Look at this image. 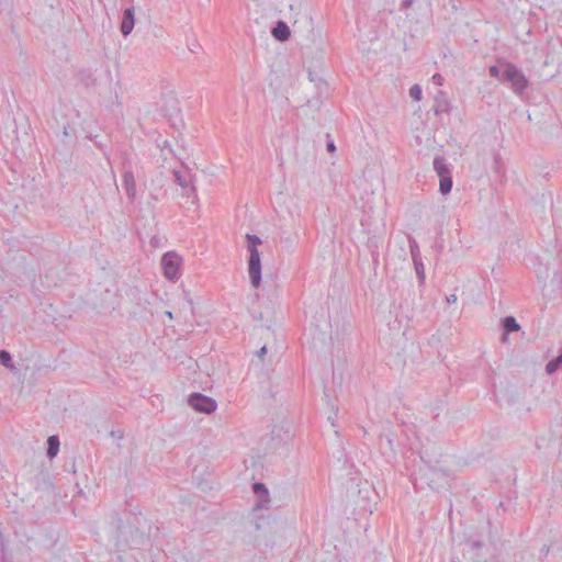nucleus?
Instances as JSON below:
<instances>
[{
  "label": "nucleus",
  "mask_w": 562,
  "mask_h": 562,
  "mask_svg": "<svg viewBox=\"0 0 562 562\" xmlns=\"http://www.w3.org/2000/svg\"><path fill=\"white\" fill-rule=\"evenodd\" d=\"M499 74V69L496 67V66H491L490 67V75L492 77H497Z\"/></svg>",
  "instance_id": "cd10ccee"
},
{
  "label": "nucleus",
  "mask_w": 562,
  "mask_h": 562,
  "mask_svg": "<svg viewBox=\"0 0 562 562\" xmlns=\"http://www.w3.org/2000/svg\"><path fill=\"white\" fill-rule=\"evenodd\" d=\"M409 95L415 100L419 101L422 99V88L418 85H414L409 89Z\"/></svg>",
  "instance_id": "5701e85b"
},
{
  "label": "nucleus",
  "mask_w": 562,
  "mask_h": 562,
  "mask_svg": "<svg viewBox=\"0 0 562 562\" xmlns=\"http://www.w3.org/2000/svg\"><path fill=\"white\" fill-rule=\"evenodd\" d=\"M181 263L182 258L177 252H166L161 258L164 276L170 281L177 280L180 277Z\"/></svg>",
  "instance_id": "f03ea898"
},
{
  "label": "nucleus",
  "mask_w": 562,
  "mask_h": 562,
  "mask_svg": "<svg viewBox=\"0 0 562 562\" xmlns=\"http://www.w3.org/2000/svg\"><path fill=\"white\" fill-rule=\"evenodd\" d=\"M78 76L85 87H93L97 83V78L90 69L81 70Z\"/></svg>",
  "instance_id": "ddd939ff"
},
{
  "label": "nucleus",
  "mask_w": 562,
  "mask_h": 562,
  "mask_svg": "<svg viewBox=\"0 0 562 562\" xmlns=\"http://www.w3.org/2000/svg\"><path fill=\"white\" fill-rule=\"evenodd\" d=\"M502 324L506 333L517 331L520 329V325L513 316H506L505 318H503Z\"/></svg>",
  "instance_id": "2eb2a0df"
},
{
  "label": "nucleus",
  "mask_w": 562,
  "mask_h": 562,
  "mask_svg": "<svg viewBox=\"0 0 562 562\" xmlns=\"http://www.w3.org/2000/svg\"><path fill=\"white\" fill-rule=\"evenodd\" d=\"M561 366H562V349H561L560 355L557 358L550 360L547 363L546 372L548 374H553L554 372H557L561 368Z\"/></svg>",
  "instance_id": "dca6fc26"
},
{
  "label": "nucleus",
  "mask_w": 562,
  "mask_h": 562,
  "mask_svg": "<svg viewBox=\"0 0 562 562\" xmlns=\"http://www.w3.org/2000/svg\"><path fill=\"white\" fill-rule=\"evenodd\" d=\"M254 491L258 495L268 494V490H267V487H266V485L263 483H255L254 484Z\"/></svg>",
  "instance_id": "b1692460"
},
{
  "label": "nucleus",
  "mask_w": 562,
  "mask_h": 562,
  "mask_svg": "<svg viewBox=\"0 0 562 562\" xmlns=\"http://www.w3.org/2000/svg\"><path fill=\"white\" fill-rule=\"evenodd\" d=\"M423 476L431 490H439L447 483V474L435 468L429 467Z\"/></svg>",
  "instance_id": "423d86ee"
},
{
  "label": "nucleus",
  "mask_w": 562,
  "mask_h": 562,
  "mask_svg": "<svg viewBox=\"0 0 562 562\" xmlns=\"http://www.w3.org/2000/svg\"><path fill=\"white\" fill-rule=\"evenodd\" d=\"M175 181L182 188L186 196L194 195L195 188L192 184V176L188 171L175 170Z\"/></svg>",
  "instance_id": "0eeeda50"
},
{
  "label": "nucleus",
  "mask_w": 562,
  "mask_h": 562,
  "mask_svg": "<svg viewBox=\"0 0 562 562\" xmlns=\"http://www.w3.org/2000/svg\"><path fill=\"white\" fill-rule=\"evenodd\" d=\"M432 166L434 170L436 171L439 178H443L445 176L451 175V170L449 165L447 164V160L441 156L435 157Z\"/></svg>",
  "instance_id": "9b49d317"
},
{
  "label": "nucleus",
  "mask_w": 562,
  "mask_h": 562,
  "mask_svg": "<svg viewBox=\"0 0 562 562\" xmlns=\"http://www.w3.org/2000/svg\"><path fill=\"white\" fill-rule=\"evenodd\" d=\"M271 33L273 37L280 42L288 41L291 36V31L288 24L283 21H278L272 27Z\"/></svg>",
  "instance_id": "9d476101"
},
{
  "label": "nucleus",
  "mask_w": 562,
  "mask_h": 562,
  "mask_svg": "<svg viewBox=\"0 0 562 562\" xmlns=\"http://www.w3.org/2000/svg\"><path fill=\"white\" fill-rule=\"evenodd\" d=\"M414 268L420 284L425 282V267L422 259L413 260Z\"/></svg>",
  "instance_id": "aec40b11"
},
{
  "label": "nucleus",
  "mask_w": 562,
  "mask_h": 562,
  "mask_svg": "<svg viewBox=\"0 0 562 562\" xmlns=\"http://www.w3.org/2000/svg\"><path fill=\"white\" fill-rule=\"evenodd\" d=\"M248 274L252 286L259 288L261 283V261L259 251L249 254Z\"/></svg>",
  "instance_id": "39448f33"
},
{
  "label": "nucleus",
  "mask_w": 562,
  "mask_h": 562,
  "mask_svg": "<svg viewBox=\"0 0 562 562\" xmlns=\"http://www.w3.org/2000/svg\"><path fill=\"white\" fill-rule=\"evenodd\" d=\"M449 110V103L447 100H439V98L436 99V106L435 112L436 114L448 112Z\"/></svg>",
  "instance_id": "4be33fe9"
},
{
  "label": "nucleus",
  "mask_w": 562,
  "mask_h": 562,
  "mask_svg": "<svg viewBox=\"0 0 562 562\" xmlns=\"http://www.w3.org/2000/svg\"><path fill=\"white\" fill-rule=\"evenodd\" d=\"M440 179V183H439V191L441 194L446 195L448 193L451 192V189H452V177L451 175L450 176H445L443 178H439Z\"/></svg>",
  "instance_id": "f3484780"
},
{
  "label": "nucleus",
  "mask_w": 562,
  "mask_h": 562,
  "mask_svg": "<svg viewBox=\"0 0 562 562\" xmlns=\"http://www.w3.org/2000/svg\"><path fill=\"white\" fill-rule=\"evenodd\" d=\"M165 314H166V316H168L170 319H172V318H173V315H172V313H171L170 311H166V312H165Z\"/></svg>",
  "instance_id": "473e14b6"
},
{
  "label": "nucleus",
  "mask_w": 562,
  "mask_h": 562,
  "mask_svg": "<svg viewBox=\"0 0 562 562\" xmlns=\"http://www.w3.org/2000/svg\"><path fill=\"white\" fill-rule=\"evenodd\" d=\"M409 252L413 260L422 259L419 245L413 236H408Z\"/></svg>",
  "instance_id": "a211bd4d"
},
{
  "label": "nucleus",
  "mask_w": 562,
  "mask_h": 562,
  "mask_svg": "<svg viewBox=\"0 0 562 562\" xmlns=\"http://www.w3.org/2000/svg\"><path fill=\"white\" fill-rule=\"evenodd\" d=\"M432 82L437 86H442L443 77L440 74H435L431 78Z\"/></svg>",
  "instance_id": "393cba45"
},
{
  "label": "nucleus",
  "mask_w": 562,
  "mask_h": 562,
  "mask_svg": "<svg viewBox=\"0 0 562 562\" xmlns=\"http://www.w3.org/2000/svg\"><path fill=\"white\" fill-rule=\"evenodd\" d=\"M290 11L294 12L295 15L299 14L300 10H301V2H295V3H292L290 4Z\"/></svg>",
  "instance_id": "a878e982"
},
{
  "label": "nucleus",
  "mask_w": 562,
  "mask_h": 562,
  "mask_svg": "<svg viewBox=\"0 0 562 562\" xmlns=\"http://www.w3.org/2000/svg\"><path fill=\"white\" fill-rule=\"evenodd\" d=\"M135 24L134 20V8H127L123 12V19L121 23V32L124 36H127L133 31Z\"/></svg>",
  "instance_id": "1a4fd4ad"
},
{
  "label": "nucleus",
  "mask_w": 562,
  "mask_h": 562,
  "mask_svg": "<svg viewBox=\"0 0 562 562\" xmlns=\"http://www.w3.org/2000/svg\"><path fill=\"white\" fill-rule=\"evenodd\" d=\"M503 78L509 81L516 93H521L528 86V80L525 75L513 64L507 65Z\"/></svg>",
  "instance_id": "7ed1b4c3"
},
{
  "label": "nucleus",
  "mask_w": 562,
  "mask_h": 562,
  "mask_svg": "<svg viewBox=\"0 0 562 562\" xmlns=\"http://www.w3.org/2000/svg\"><path fill=\"white\" fill-rule=\"evenodd\" d=\"M122 184L130 200H134L136 196V182L134 173L131 170H126L122 177Z\"/></svg>",
  "instance_id": "6e6552de"
},
{
  "label": "nucleus",
  "mask_w": 562,
  "mask_h": 562,
  "mask_svg": "<svg viewBox=\"0 0 562 562\" xmlns=\"http://www.w3.org/2000/svg\"><path fill=\"white\" fill-rule=\"evenodd\" d=\"M508 334H509V333H506V331L504 330V333H503V335H502V337H501V341H502L503 344H505V342H507V341H508Z\"/></svg>",
  "instance_id": "c756f323"
},
{
  "label": "nucleus",
  "mask_w": 562,
  "mask_h": 562,
  "mask_svg": "<svg viewBox=\"0 0 562 562\" xmlns=\"http://www.w3.org/2000/svg\"><path fill=\"white\" fill-rule=\"evenodd\" d=\"M267 352V348L266 346L261 347L258 351H257V355L259 358H262Z\"/></svg>",
  "instance_id": "c85d7f7f"
},
{
  "label": "nucleus",
  "mask_w": 562,
  "mask_h": 562,
  "mask_svg": "<svg viewBox=\"0 0 562 562\" xmlns=\"http://www.w3.org/2000/svg\"><path fill=\"white\" fill-rule=\"evenodd\" d=\"M356 493L351 492L350 496L355 504L353 514L359 516V518H356V520L361 522L362 519H367L370 515H372L375 506L380 501V496L374 486L367 480H359L356 483Z\"/></svg>",
  "instance_id": "f257e3e1"
},
{
  "label": "nucleus",
  "mask_w": 562,
  "mask_h": 562,
  "mask_svg": "<svg viewBox=\"0 0 562 562\" xmlns=\"http://www.w3.org/2000/svg\"><path fill=\"white\" fill-rule=\"evenodd\" d=\"M326 149L329 153H334L336 150V145L333 139H329L326 145Z\"/></svg>",
  "instance_id": "bb28decb"
},
{
  "label": "nucleus",
  "mask_w": 562,
  "mask_h": 562,
  "mask_svg": "<svg viewBox=\"0 0 562 562\" xmlns=\"http://www.w3.org/2000/svg\"><path fill=\"white\" fill-rule=\"evenodd\" d=\"M189 405L200 413L211 414L216 407V401L210 396H206L202 393H192L188 400Z\"/></svg>",
  "instance_id": "20e7f679"
},
{
  "label": "nucleus",
  "mask_w": 562,
  "mask_h": 562,
  "mask_svg": "<svg viewBox=\"0 0 562 562\" xmlns=\"http://www.w3.org/2000/svg\"><path fill=\"white\" fill-rule=\"evenodd\" d=\"M150 245L154 247L158 246V238L156 236L150 239Z\"/></svg>",
  "instance_id": "2f4dec72"
},
{
  "label": "nucleus",
  "mask_w": 562,
  "mask_h": 562,
  "mask_svg": "<svg viewBox=\"0 0 562 562\" xmlns=\"http://www.w3.org/2000/svg\"><path fill=\"white\" fill-rule=\"evenodd\" d=\"M246 239H247V243H248L247 249H248L249 254H252V251H259L257 247L262 241H261V239L257 235L247 234L246 235Z\"/></svg>",
  "instance_id": "6ab92c4d"
},
{
  "label": "nucleus",
  "mask_w": 562,
  "mask_h": 562,
  "mask_svg": "<svg viewBox=\"0 0 562 562\" xmlns=\"http://www.w3.org/2000/svg\"><path fill=\"white\" fill-rule=\"evenodd\" d=\"M47 457L53 459L58 453L59 439L57 436H49L47 439Z\"/></svg>",
  "instance_id": "4468645a"
},
{
  "label": "nucleus",
  "mask_w": 562,
  "mask_h": 562,
  "mask_svg": "<svg viewBox=\"0 0 562 562\" xmlns=\"http://www.w3.org/2000/svg\"><path fill=\"white\" fill-rule=\"evenodd\" d=\"M0 362L8 369L13 370L14 364L12 362V357L9 351L0 350Z\"/></svg>",
  "instance_id": "412c9836"
},
{
  "label": "nucleus",
  "mask_w": 562,
  "mask_h": 562,
  "mask_svg": "<svg viewBox=\"0 0 562 562\" xmlns=\"http://www.w3.org/2000/svg\"><path fill=\"white\" fill-rule=\"evenodd\" d=\"M457 301V296L454 294H451L449 296H447V302L448 303H454Z\"/></svg>",
  "instance_id": "7c9ffc66"
},
{
  "label": "nucleus",
  "mask_w": 562,
  "mask_h": 562,
  "mask_svg": "<svg viewBox=\"0 0 562 562\" xmlns=\"http://www.w3.org/2000/svg\"><path fill=\"white\" fill-rule=\"evenodd\" d=\"M462 539L467 547L471 550H479L483 547V536L482 535H463Z\"/></svg>",
  "instance_id": "f8f14e48"
}]
</instances>
